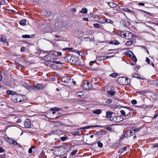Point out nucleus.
<instances>
[{"label": "nucleus", "instance_id": "0e129e2a", "mask_svg": "<svg viewBox=\"0 0 158 158\" xmlns=\"http://www.w3.org/2000/svg\"><path fill=\"white\" fill-rule=\"evenodd\" d=\"M11 144H14V145L17 144V143L16 141L13 140Z\"/></svg>", "mask_w": 158, "mask_h": 158}, {"label": "nucleus", "instance_id": "2f4dec72", "mask_svg": "<svg viewBox=\"0 0 158 158\" xmlns=\"http://www.w3.org/2000/svg\"><path fill=\"white\" fill-rule=\"evenodd\" d=\"M61 108H59L57 107H55L54 108H51L50 110L52 111H59L60 110Z\"/></svg>", "mask_w": 158, "mask_h": 158}, {"label": "nucleus", "instance_id": "de8ad7c7", "mask_svg": "<svg viewBox=\"0 0 158 158\" xmlns=\"http://www.w3.org/2000/svg\"><path fill=\"white\" fill-rule=\"evenodd\" d=\"M47 16L48 17H51L52 15V13L50 12H47Z\"/></svg>", "mask_w": 158, "mask_h": 158}, {"label": "nucleus", "instance_id": "ddd939ff", "mask_svg": "<svg viewBox=\"0 0 158 158\" xmlns=\"http://www.w3.org/2000/svg\"><path fill=\"white\" fill-rule=\"evenodd\" d=\"M133 36V34L131 32H130L129 31H127V39H131L132 38Z\"/></svg>", "mask_w": 158, "mask_h": 158}, {"label": "nucleus", "instance_id": "b1692460", "mask_svg": "<svg viewBox=\"0 0 158 158\" xmlns=\"http://www.w3.org/2000/svg\"><path fill=\"white\" fill-rule=\"evenodd\" d=\"M26 20L22 19L20 22L19 24L22 26H25L26 25Z\"/></svg>", "mask_w": 158, "mask_h": 158}, {"label": "nucleus", "instance_id": "e433bc0d", "mask_svg": "<svg viewBox=\"0 0 158 158\" xmlns=\"http://www.w3.org/2000/svg\"><path fill=\"white\" fill-rule=\"evenodd\" d=\"M134 131H131V130H128L127 131V132L128 134H129V135H130V136L131 135H133L134 134Z\"/></svg>", "mask_w": 158, "mask_h": 158}, {"label": "nucleus", "instance_id": "052dcab7", "mask_svg": "<svg viewBox=\"0 0 158 158\" xmlns=\"http://www.w3.org/2000/svg\"><path fill=\"white\" fill-rule=\"evenodd\" d=\"M131 112H129L126 115V117H129L131 116Z\"/></svg>", "mask_w": 158, "mask_h": 158}, {"label": "nucleus", "instance_id": "c9c22d12", "mask_svg": "<svg viewBox=\"0 0 158 158\" xmlns=\"http://www.w3.org/2000/svg\"><path fill=\"white\" fill-rule=\"evenodd\" d=\"M130 52L133 54V55L132 56V59L134 61H135V62L137 61V59L135 56L134 55L133 53L131 51H130Z\"/></svg>", "mask_w": 158, "mask_h": 158}, {"label": "nucleus", "instance_id": "6e6d98bb", "mask_svg": "<svg viewBox=\"0 0 158 158\" xmlns=\"http://www.w3.org/2000/svg\"><path fill=\"white\" fill-rule=\"evenodd\" d=\"M124 136L125 138H128V137H130V135H129V134H128L127 132V133H125L124 134Z\"/></svg>", "mask_w": 158, "mask_h": 158}, {"label": "nucleus", "instance_id": "f704fd0d", "mask_svg": "<svg viewBox=\"0 0 158 158\" xmlns=\"http://www.w3.org/2000/svg\"><path fill=\"white\" fill-rule=\"evenodd\" d=\"M126 78V83L125 85H127L130 83L131 82V80L130 78L127 77H125Z\"/></svg>", "mask_w": 158, "mask_h": 158}, {"label": "nucleus", "instance_id": "20e7f679", "mask_svg": "<svg viewBox=\"0 0 158 158\" xmlns=\"http://www.w3.org/2000/svg\"><path fill=\"white\" fill-rule=\"evenodd\" d=\"M83 87L86 90H90L92 88V85L90 82H85L83 83Z\"/></svg>", "mask_w": 158, "mask_h": 158}, {"label": "nucleus", "instance_id": "39448f33", "mask_svg": "<svg viewBox=\"0 0 158 158\" xmlns=\"http://www.w3.org/2000/svg\"><path fill=\"white\" fill-rule=\"evenodd\" d=\"M53 27H52L50 24H49L46 26L44 29V32H50L52 31Z\"/></svg>", "mask_w": 158, "mask_h": 158}, {"label": "nucleus", "instance_id": "c03bdc74", "mask_svg": "<svg viewBox=\"0 0 158 158\" xmlns=\"http://www.w3.org/2000/svg\"><path fill=\"white\" fill-rule=\"evenodd\" d=\"M121 114L123 116H126V112H125V111L124 110H121L120 111Z\"/></svg>", "mask_w": 158, "mask_h": 158}, {"label": "nucleus", "instance_id": "09e8293b", "mask_svg": "<svg viewBox=\"0 0 158 158\" xmlns=\"http://www.w3.org/2000/svg\"><path fill=\"white\" fill-rule=\"evenodd\" d=\"M98 146L100 148H102L103 146V144L100 142V141H99L98 142Z\"/></svg>", "mask_w": 158, "mask_h": 158}, {"label": "nucleus", "instance_id": "c756f323", "mask_svg": "<svg viewBox=\"0 0 158 158\" xmlns=\"http://www.w3.org/2000/svg\"><path fill=\"white\" fill-rule=\"evenodd\" d=\"M127 149V148L126 147L122 148L118 150V153H122L124 151H126Z\"/></svg>", "mask_w": 158, "mask_h": 158}, {"label": "nucleus", "instance_id": "6e6552de", "mask_svg": "<svg viewBox=\"0 0 158 158\" xmlns=\"http://www.w3.org/2000/svg\"><path fill=\"white\" fill-rule=\"evenodd\" d=\"M73 58V56H72L71 55H69L64 57V59L66 61L70 63H71L72 61V60Z\"/></svg>", "mask_w": 158, "mask_h": 158}, {"label": "nucleus", "instance_id": "4be33fe9", "mask_svg": "<svg viewBox=\"0 0 158 158\" xmlns=\"http://www.w3.org/2000/svg\"><path fill=\"white\" fill-rule=\"evenodd\" d=\"M87 9L85 8H83L81 10L79 11V13H81L83 14H86L87 12Z\"/></svg>", "mask_w": 158, "mask_h": 158}, {"label": "nucleus", "instance_id": "ea45409f", "mask_svg": "<svg viewBox=\"0 0 158 158\" xmlns=\"http://www.w3.org/2000/svg\"><path fill=\"white\" fill-rule=\"evenodd\" d=\"M106 22L110 23H113L112 21L110 20V19H105V23Z\"/></svg>", "mask_w": 158, "mask_h": 158}, {"label": "nucleus", "instance_id": "1a4fd4ad", "mask_svg": "<svg viewBox=\"0 0 158 158\" xmlns=\"http://www.w3.org/2000/svg\"><path fill=\"white\" fill-rule=\"evenodd\" d=\"M43 86L40 84H38L34 85V90H40L43 88Z\"/></svg>", "mask_w": 158, "mask_h": 158}, {"label": "nucleus", "instance_id": "a211bd4d", "mask_svg": "<svg viewBox=\"0 0 158 158\" xmlns=\"http://www.w3.org/2000/svg\"><path fill=\"white\" fill-rule=\"evenodd\" d=\"M92 112L95 114H98L102 113V110L101 109L94 110L92 111Z\"/></svg>", "mask_w": 158, "mask_h": 158}, {"label": "nucleus", "instance_id": "aec40b11", "mask_svg": "<svg viewBox=\"0 0 158 158\" xmlns=\"http://www.w3.org/2000/svg\"><path fill=\"white\" fill-rule=\"evenodd\" d=\"M6 93L7 94L12 95L13 96L17 94L16 92L10 90H7L6 91Z\"/></svg>", "mask_w": 158, "mask_h": 158}, {"label": "nucleus", "instance_id": "680f3d73", "mask_svg": "<svg viewBox=\"0 0 158 158\" xmlns=\"http://www.w3.org/2000/svg\"><path fill=\"white\" fill-rule=\"evenodd\" d=\"M125 108H126L127 109L126 110H130V111L133 110V109L129 107H126Z\"/></svg>", "mask_w": 158, "mask_h": 158}, {"label": "nucleus", "instance_id": "7ed1b4c3", "mask_svg": "<svg viewBox=\"0 0 158 158\" xmlns=\"http://www.w3.org/2000/svg\"><path fill=\"white\" fill-rule=\"evenodd\" d=\"M72 60L71 63L72 64H75L77 65H80L81 64V60L78 57L73 56V59Z\"/></svg>", "mask_w": 158, "mask_h": 158}, {"label": "nucleus", "instance_id": "9b49d317", "mask_svg": "<svg viewBox=\"0 0 158 158\" xmlns=\"http://www.w3.org/2000/svg\"><path fill=\"white\" fill-rule=\"evenodd\" d=\"M70 78L68 77H63L61 79V81L66 83H68L69 82Z\"/></svg>", "mask_w": 158, "mask_h": 158}, {"label": "nucleus", "instance_id": "864d4df0", "mask_svg": "<svg viewBox=\"0 0 158 158\" xmlns=\"http://www.w3.org/2000/svg\"><path fill=\"white\" fill-rule=\"evenodd\" d=\"M125 33H123V34L122 33H121V35L123 36V37H125L126 38L127 37V31L124 32Z\"/></svg>", "mask_w": 158, "mask_h": 158}, {"label": "nucleus", "instance_id": "8fccbe9b", "mask_svg": "<svg viewBox=\"0 0 158 158\" xmlns=\"http://www.w3.org/2000/svg\"><path fill=\"white\" fill-rule=\"evenodd\" d=\"M77 152V150H74L71 153V155L72 156H73Z\"/></svg>", "mask_w": 158, "mask_h": 158}, {"label": "nucleus", "instance_id": "2eb2a0df", "mask_svg": "<svg viewBox=\"0 0 158 158\" xmlns=\"http://www.w3.org/2000/svg\"><path fill=\"white\" fill-rule=\"evenodd\" d=\"M64 148V145H62L56 148L55 149L54 152H58V150H59L60 151H63Z\"/></svg>", "mask_w": 158, "mask_h": 158}, {"label": "nucleus", "instance_id": "5fc2aeb1", "mask_svg": "<svg viewBox=\"0 0 158 158\" xmlns=\"http://www.w3.org/2000/svg\"><path fill=\"white\" fill-rule=\"evenodd\" d=\"M60 139H61V141H63L67 139V137H66L63 136L62 137H61Z\"/></svg>", "mask_w": 158, "mask_h": 158}, {"label": "nucleus", "instance_id": "6ab92c4d", "mask_svg": "<svg viewBox=\"0 0 158 158\" xmlns=\"http://www.w3.org/2000/svg\"><path fill=\"white\" fill-rule=\"evenodd\" d=\"M108 4L111 8H115L117 6V5L114 2H110L108 3Z\"/></svg>", "mask_w": 158, "mask_h": 158}, {"label": "nucleus", "instance_id": "0eeeda50", "mask_svg": "<svg viewBox=\"0 0 158 158\" xmlns=\"http://www.w3.org/2000/svg\"><path fill=\"white\" fill-rule=\"evenodd\" d=\"M117 81L120 84L122 85H125L126 83V78L124 77H118L117 80Z\"/></svg>", "mask_w": 158, "mask_h": 158}, {"label": "nucleus", "instance_id": "4d7b16f0", "mask_svg": "<svg viewBox=\"0 0 158 158\" xmlns=\"http://www.w3.org/2000/svg\"><path fill=\"white\" fill-rule=\"evenodd\" d=\"M49 135H55V131H50L49 133Z\"/></svg>", "mask_w": 158, "mask_h": 158}, {"label": "nucleus", "instance_id": "cd10ccee", "mask_svg": "<svg viewBox=\"0 0 158 158\" xmlns=\"http://www.w3.org/2000/svg\"><path fill=\"white\" fill-rule=\"evenodd\" d=\"M77 96L80 97V98H82V96H83L84 94L83 93L81 92H77Z\"/></svg>", "mask_w": 158, "mask_h": 158}, {"label": "nucleus", "instance_id": "338daca9", "mask_svg": "<svg viewBox=\"0 0 158 158\" xmlns=\"http://www.w3.org/2000/svg\"><path fill=\"white\" fill-rule=\"evenodd\" d=\"M5 152V150L2 147H0V153Z\"/></svg>", "mask_w": 158, "mask_h": 158}, {"label": "nucleus", "instance_id": "bf43d9fd", "mask_svg": "<svg viewBox=\"0 0 158 158\" xmlns=\"http://www.w3.org/2000/svg\"><path fill=\"white\" fill-rule=\"evenodd\" d=\"M119 44V43L117 40H115L114 41V45H117Z\"/></svg>", "mask_w": 158, "mask_h": 158}, {"label": "nucleus", "instance_id": "f8f14e48", "mask_svg": "<svg viewBox=\"0 0 158 158\" xmlns=\"http://www.w3.org/2000/svg\"><path fill=\"white\" fill-rule=\"evenodd\" d=\"M66 146L64 145V149L63 151H60V153H59L57 155H56V156L59 157V156H63L65 154V153L66 151Z\"/></svg>", "mask_w": 158, "mask_h": 158}, {"label": "nucleus", "instance_id": "f257e3e1", "mask_svg": "<svg viewBox=\"0 0 158 158\" xmlns=\"http://www.w3.org/2000/svg\"><path fill=\"white\" fill-rule=\"evenodd\" d=\"M23 98V96L21 94H16L12 96L11 98L12 100L15 102H21V99Z\"/></svg>", "mask_w": 158, "mask_h": 158}, {"label": "nucleus", "instance_id": "58836bf2", "mask_svg": "<svg viewBox=\"0 0 158 158\" xmlns=\"http://www.w3.org/2000/svg\"><path fill=\"white\" fill-rule=\"evenodd\" d=\"M78 54L80 56H85V54L84 52L81 51L78 52Z\"/></svg>", "mask_w": 158, "mask_h": 158}, {"label": "nucleus", "instance_id": "a878e982", "mask_svg": "<svg viewBox=\"0 0 158 158\" xmlns=\"http://www.w3.org/2000/svg\"><path fill=\"white\" fill-rule=\"evenodd\" d=\"M62 133V132L60 130H57L55 131V135H60Z\"/></svg>", "mask_w": 158, "mask_h": 158}, {"label": "nucleus", "instance_id": "72a5a7b5", "mask_svg": "<svg viewBox=\"0 0 158 158\" xmlns=\"http://www.w3.org/2000/svg\"><path fill=\"white\" fill-rule=\"evenodd\" d=\"M34 85H27V89H29L31 90H33L34 89Z\"/></svg>", "mask_w": 158, "mask_h": 158}, {"label": "nucleus", "instance_id": "f3484780", "mask_svg": "<svg viewBox=\"0 0 158 158\" xmlns=\"http://www.w3.org/2000/svg\"><path fill=\"white\" fill-rule=\"evenodd\" d=\"M29 82V81L27 80H23L22 81V85L23 87H26L27 86V83Z\"/></svg>", "mask_w": 158, "mask_h": 158}, {"label": "nucleus", "instance_id": "dca6fc26", "mask_svg": "<svg viewBox=\"0 0 158 158\" xmlns=\"http://www.w3.org/2000/svg\"><path fill=\"white\" fill-rule=\"evenodd\" d=\"M110 57V56H100L98 57V60L101 61L105 60Z\"/></svg>", "mask_w": 158, "mask_h": 158}, {"label": "nucleus", "instance_id": "13d9d810", "mask_svg": "<svg viewBox=\"0 0 158 158\" xmlns=\"http://www.w3.org/2000/svg\"><path fill=\"white\" fill-rule=\"evenodd\" d=\"M146 61L148 64H149L150 63V60L148 57L146 58Z\"/></svg>", "mask_w": 158, "mask_h": 158}, {"label": "nucleus", "instance_id": "a18cd8bd", "mask_svg": "<svg viewBox=\"0 0 158 158\" xmlns=\"http://www.w3.org/2000/svg\"><path fill=\"white\" fill-rule=\"evenodd\" d=\"M112 102V100L111 99H109L107 100L106 101V103L107 104H110Z\"/></svg>", "mask_w": 158, "mask_h": 158}, {"label": "nucleus", "instance_id": "603ef678", "mask_svg": "<svg viewBox=\"0 0 158 158\" xmlns=\"http://www.w3.org/2000/svg\"><path fill=\"white\" fill-rule=\"evenodd\" d=\"M131 103L133 105L136 104L137 103V101L135 99L132 100L131 101Z\"/></svg>", "mask_w": 158, "mask_h": 158}, {"label": "nucleus", "instance_id": "9d476101", "mask_svg": "<svg viewBox=\"0 0 158 158\" xmlns=\"http://www.w3.org/2000/svg\"><path fill=\"white\" fill-rule=\"evenodd\" d=\"M24 126L26 128H29L30 127L31 121L29 119H27L24 122Z\"/></svg>", "mask_w": 158, "mask_h": 158}, {"label": "nucleus", "instance_id": "79ce46f5", "mask_svg": "<svg viewBox=\"0 0 158 158\" xmlns=\"http://www.w3.org/2000/svg\"><path fill=\"white\" fill-rule=\"evenodd\" d=\"M98 22L102 23H105V19H99Z\"/></svg>", "mask_w": 158, "mask_h": 158}, {"label": "nucleus", "instance_id": "7c9ffc66", "mask_svg": "<svg viewBox=\"0 0 158 158\" xmlns=\"http://www.w3.org/2000/svg\"><path fill=\"white\" fill-rule=\"evenodd\" d=\"M71 134L73 135H80V133L78 131H73L71 132Z\"/></svg>", "mask_w": 158, "mask_h": 158}, {"label": "nucleus", "instance_id": "423d86ee", "mask_svg": "<svg viewBox=\"0 0 158 158\" xmlns=\"http://www.w3.org/2000/svg\"><path fill=\"white\" fill-rule=\"evenodd\" d=\"M120 23L122 26L124 27H128L130 24V22L127 19H125L122 20Z\"/></svg>", "mask_w": 158, "mask_h": 158}, {"label": "nucleus", "instance_id": "37998d69", "mask_svg": "<svg viewBox=\"0 0 158 158\" xmlns=\"http://www.w3.org/2000/svg\"><path fill=\"white\" fill-rule=\"evenodd\" d=\"M100 25L97 23L93 24V26L95 28H100V27L99 26Z\"/></svg>", "mask_w": 158, "mask_h": 158}, {"label": "nucleus", "instance_id": "c85d7f7f", "mask_svg": "<svg viewBox=\"0 0 158 158\" xmlns=\"http://www.w3.org/2000/svg\"><path fill=\"white\" fill-rule=\"evenodd\" d=\"M107 93L108 94L112 96H113L115 94L113 90H111L108 91H107Z\"/></svg>", "mask_w": 158, "mask_h": 158}, {"label": "nucleus", "instance_id": "e2e57ef3", "mask_svg": "<svg viewBox=\"0 0 158 158\" xmlns=\"http://www.w3.org/2000/svg\"><path fill=\"white\" fill-rule=\"evenodd\" d=\"M53 62L56 64H62L61 62L59 61H54Z\"/></svg>", "mask_w": 158, "mask_h": 158}, {"label": "nucleus", "instance_id": "774afa93", "mask_svg": "<svg viewBox=\"0 0 158 158\" xmlns=\"http://www.w3.org/2000/svg\"><path fill=\"white\" fill-rule=\"evenodd\" d=\"M125 137H124V135H122L121 136L120 138V140H122Z\"/></svg>", "mask_w": 158, "mask_h": 158}, {"label": "nucleus", "instance_id": "5701e85b", "mask_svg": "<svg viewBox=\"0 0 158 158\" xmlns=\"http://www.w3.org/2000/svg\"><path fill=\"white\" fill-rule=\"evenodd\" d=\"M135 42L133 40H131L127 42L125 44L126 45H130L132 44H134Z\"/></svg>", "mask_w": 158, "mask_h": 158}, {"label": "nucleus", "instance_id": "393cba45", "mask_svg": "<svg viewBox=\"0 0 158 158\" xmlns=\"http://www.w3.org/2000/svg\"><path fill=\"white\" fill-rule=\"evenodd\" d=\"M118 75V74L117 73H112L110 74L109 75L110 77H112L113 78H115L117 77Z\"/></svg>", "mask_w": 158, "mask_h": 158}, {"label": "nucleus", "instance_id": "473e14b6", "mask_svg": "<svg viewBox=\"0 0 158 158\" xmlns=\"http://www.w3.org/2000/svg\"><path fill=\"white\" fill-rule=\"evenodd\" d=\"M125 12H127L128 13H131L132 12L131 10L129 9L126 8H123L122 9Z\"/></svg>", "mask_w": 158, "mask_h": 158}, {"label": "nucleus", "instance_id": "49530a36", "mask_svg": "<svg viewBox=\"0 0 158 158\" xmlns=\"http://www.w3.org/2000/svg\"><path fill=\"white\" fill-rule=\"evenodd\" d=\"M35 147V146H32L31 148H30L29 149H28V152L30 153H31L32 152V149L33 148H34Z\"/></svg>", "mask_w": 158, "mask_h": 158}, {"label": "nucleus", "instance_id": "4c0bfd02", "mask_svg": "<svg viewBox=\"0 0 158 158\" xmlns=\"http://www.w3.org/2000/svg\"><path fill=\"white\" fill-rule=\"evenodd\" d=\"M22 37L23 38H30L31 36L30 35H23L22 36Z\"/></svg>", "mask_w": 158, "mask_h": 158}, {"label": "nucleus", "instance_id": "3c124183", "mask_svg": "<svg viewBox=\"0 0 158 158\" xmlns=\"http://www.w3.org/2000/svg\"><path fill=\"white\" fill-rule=\"evenodd\" d=\"M147 92L146 91H144L143 90V91H138L137 93L139 94H143L146 93Z\"/></svg>", "mask_w": 158, "mask_h": 158}, {"label": "nucleus", "instance_id": "4468645a", "mask_svg": "<svg viewBox=\"0 0 158 158\" xmlns=\"http://www.w3.org/2000/svg\"><path fill=\"white\" fill-rule=\"evenodd\" d=\"M113 112L110 111H107L106 112V117L107 118H112V116L113 114Z\"/></svg>", "mask_w": 158, "mask_h": 158}, {"label": "nucleus", "instance_id": "412c9836", "mask_svg": "<svg viewBox=\"0 0 158 158\" xmlns=\"http://www.w3.org/2000/svg\"><path fill=\"white\" fill-rule=\"evenodd\" d=\"M132 76V77H134L139 78V79H142V80H143L144 79L143 78H142L141 77H140L139 75V74L136 73H135L133 74Z\"/></svg>", "mask_w": 158, "mask_h": 158}, {"label": "nucleus", "instance_id": "69168bd1", "mask_svg": "<svg viewBox=\"0 0 158 158\" xmlns=\"http://www.w3.org/2000/svg\"><path fill=\"white\" fill-rule=\"evenodd\" d=\"M105 128L109 131H111L112 130V128L110 127H107L106 128Z\"/></svg>", "mask_w": 158, "mask_h": 158}, {"label": "nucleus", "instance_id": "a19ab883", "mask_svg": "<svg viewBox=\"0 0 158 158\" xmlns=\"http://www.w3.org/2000/svg\"><path fill=\"white\" fill-rule=\"evenodd\" d=\"M13 140V139L8 138L7 141V142L9 143H12V142Z\"/></svg>", "mask_w": 158, "mask_h": 158}, {"label": "nucleus", "instance_id": "bb28decb", "mask_svg": "<svg viewBox=\"0 0 158 158\" xmlns=\"http://www.w3.org/2000/svg\"><path fill=\"white\" fill-rule=\"evenodd\" d=\"M0 41L2 42L5 43H7L6 40V37L4 36H2L1 38H0Z\"/></svg>", "mask_w": 158, "mask_h": 158}, {"label": "nucleus", "instance_id": "f03ea898", "mask_svg": "<svg viewBox=\"0 0 158 158\" xmlns=\"http://www.w3.org/2000/svg\"><path fill=\"white\" fill-rule=\"evenodd\" d=\"M110 120L114 123H118L123 121V118L121 115H119L111 118Z\"/></svg>", "mask_w": 158, "mask_h": 158}]
</instances>
